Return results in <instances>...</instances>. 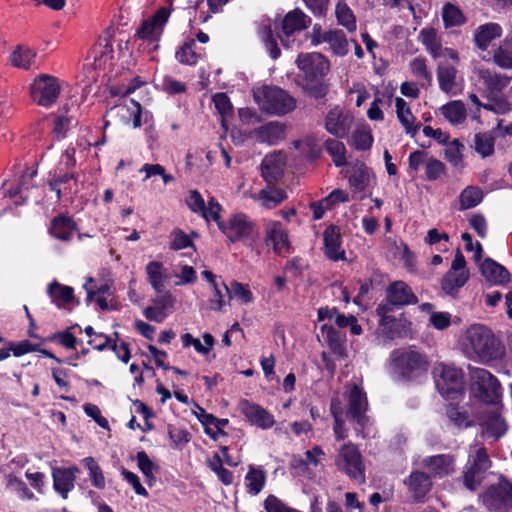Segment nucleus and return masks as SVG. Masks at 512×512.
<instances>
[{
    "label": "nucleus",
    "mask_w": 512,
    "mask_h": 512,
    "mask_svg": "<svg viewBox=\"0 0 512 512\" xmlns=\"http://www.w3.org/2000/svg\"><path fill=\"white\" fill-rule=\"evenodd\" d=\"M299 74L297 85L303 93L314 99H321L328 93V85L323 79L330 71L329 60L318 52L301 53L296 59Z\"/></svg>",
    "instance_id": "nucleus-1"
},
{
    "label": "nucleus",
    "mask_w": 512,
    "mask_h": 512,
    "mask_svg": "<svg viewBox=\"0 0 512 512\" xmlns=\"http://www.w3.org/2000/svg\"><path fill=\"white\" fill-rule=\"evenodd\" d=\"M461 346L470 359L488 363L504 355V346L493 332L482 324H473L464 332Z\"/></svg>",
    "instance_id": "nucleus-2"
},
{
    "label": "nucleus",
    "mask_w": 512,
    "mask_h": 512,
    "mask_svg": "<svg viewBox=\"0 0 512 512\" xmlns=\"http://www.w3.org/2000/svg\"><path fill=\"white\" fill-rule=\"evenodd\" d=\"M418 298L412 292L411 288L403 281H395L386 289L385 299L378 305L376 312L380 317L379 324L385 329H391L395 322L393 312L406 305L416 304ZM389 338H393L394 334L391 330L386 332Z\"/></svg>",
    "instance_id": "nucleus-3"
},
{
    "label": "nucleus",
    "mask_w": 512,
    "mask_h": 512,
    "mask_svg": "<svg viewBox=\"0 0 512 512\" xmlns=\"http://www.w3.org/2000/svg\"><path fill=\"white\" fill-rule=\"evenodd\" d=\"M393 373L403 381H412L427 373L429 361L420 351L409 347L391 353Z\"/></svg>",
    "instance_id": "nucleus-4"
},
{
    "label": "nucleus",
    "mask_w": 512,
    "mask_h": 512,
    "mask_svg": "<svg viewBox=\"0 0 512 512\" xmlns=\"http://www.w3.org/2000/svg\"><path fill=\"white\" fill-rule=\"evenodd\" d=\"M254 99L263 111L277 116L292 112L297 104L292 95L276 86H265L255 91Z\"/></svg>",
    "instance_id": "nucleus-5"
},
{
    "label": "nucleus",
    "mask_w": 512,
    "mask_h": 512,
    "mask_svg": "<svg viewBox=\"0 0 512 512\" xmlns=\"http://www.w3.org/2000/svg\"><path fill=\"white\" fill-rule=\"evenodd\" d=\"M334 462L338 470L346 474L350 479L361 484L365 482L363 457L357 446L352 442H347L340 446Z\"/></svg>",
    "instance_id": "nucleus-6"
},
{
    "label": "nucleus",
    "mask_w": 512,
    "mask_h": 512,
    "mask_svg": "<svg viewBox=\"0 0 512 512\" xmlns=\"http://www.w3.org/2000/svg\"><path fill=\"white\" fill-rule=\"evenodd\" d=\"M472 379L475 395L483 402L499 405L501 398V386L495 376L482 368L472 371Z\"/></svg>",
    "instance_id": "nucleus-7"
},
{
    "label": "nucleus",
    "mask_w": 512,
    "mask_h": 512,
    "mask_svg": "<svg viewBox=\"0 0 512 512\" xmlns=\"http://www.w3.org/2000/svg\"><path fill=\"white\" fill-rule=\"evenodd\" d=\"M215 222L231 243L244 242L250 239L254 233V223L243 213L230 216L226 222L221 221V218Z\"/></svg>",
    "instance_id": "nucleus-8"
},
{
    "label": "nucleus",
    "mask_w": 512,
    "mask_h": 512,
    "mask_svg": "<svg viewBox=\"0 0 512 512\" xmlns=\"http://www.w3.org/2000/svg\"><path fill=\"white\" fill-rule=\"evenodd\" d=\"M30 93L35 103L49 107L58 99L60 85L57 78L48 74H41L31 84Z\"/></svg>",
    "instance_id": "nucleus-9"
},
{
    "label": "nucleus",
    "mask_w": 512,
    "mask_h": 512,
    "mask_svg": "<svg viewBox=\"0 0 512 512\" xmlns=\"http://www.w3.org/2000/svg\"><path fill=\"white\" fill-rule=\"evenodd\" d=\"M352 113L342 106H334L328 110L324 117L325 130L335 138H346L353 126Z\"/></svg>",
    "instance_id": "nucleus-10"
},
{
    "label": "nucleus",
    "mask_w": 512,
    "mask_h": 512,
    "mask_svg": "<svg viewBox=\"0 0 512 512\" xmlns=\"http://www.w3.org/2000/svg\"><path fill=\"white\" fill-rule=\"evenodd\" d=\"M436 387L447 398L461 391L463 385V373L461 369L453 365L440 363L435 367Z\"/></svg>",
    "instance_id": "nucleus-11"
},
{
    "label": "nucleus",
    "mask_w": 512,
    "mask_h": 512,
    "mask_svg": "<svg viewBox=\"0 0 512 512\" xmlns=\"http://www.w3.org/2000/svg\"><path fill=\"white\" fill-rule=\"evenodd\" d=\"M481 500L490 511H506L512 504V484L504 479L491 484L481 495Z\"/></svg>",
    "instance_id": "nucleus-12"
},
{
    "label": "nucleus",
    "mask_w": 512,
    "mask_h": 512,
    "mask_svg": "<svg viewBox=\"0 0 512 512\" xmlns=\"http://www.w3.org/2000/svg\"><path fill=\"white\" fill-rule=\"evenodd\" d=\"M491 461L483 447L477 448L474 455L470 456L467 470L464 473V484L471 490H476L485 479Z\"/></svg>",
    "instance_id": "nucleus-13"
},
{
    "label": "nucleus",
    "mask_w": 512,
    "mask_h": 512,
    "mask_svg": "<svg viewBox=\"0 0 512 512\" xmlns=\"http://www.w3.org/2000/svg\"><path fill=\"white\" fill-rule=\"evenodd\" d=\"M264 241L267 246H272L278 255L289 253L290 243L288 233L279 221H267L264 226Z\"/></svg>",
    "instance_id": "nucleus-14"
},
{
    "label": "nucleus",
    "mask_w": 512,
    "mask_h": 512,
    "mask_svg": "<svg viewBox=\"0 0 512 512\" xmlns=\"http://www.w3.org/2000/svg\"><path fill=\"white\" fill-rule=\"evenodd\" d=\"M238 409L247 421L261 429H269L275 424L274 416L258 404L242 399Z\"/></svg>",
    "instance_id": "nucleus-15"
},
{
    "label": "nucleus",
    "mask_w": 512,
    "mask_h": 512,
    "mask_svg": "<svg viewBox=\"0 0 512 512\" xmlns=\"http://www.w3.org/2000/svg\"><path fill=\"white\" fill-rule=\"evenodd\" d=\"M367 407L368 401L366 393L358 386H353L348 396V418L356 421L360 426L364 427L367 423V417L365 416Z\"/></svg>",
    "instance_id": "nucleus-16"
},
{
    "label": "nucleus",
    "mask_w": 512,
    "mask_h": 512,
    "mask_svg": "<svg viewBox=\"0 0 512 512\" xmlns=\"http://www.w3.org/2000/svg\"><path fill=\"white\" fill-rule=\"evenodd\" d=\"M187 204L193 212L200 213L207 221H218L220 219L222 206L213 197L208 200V205L205 206L201 194L194 190L190 192Z\"/></svg>",
    "instance_id": "nucleus-17"
},
{
    "label": "nucleus",
    "mask_w": 512,
    "mask_h": 512,
    "mask_svg": "<svg viewBox=\"0 0 512 512\" xmlns=\"http://www.w3.org/2000/svg\"><path fill=\"white\" fill-rule=\"evenodd\" d=\"M170 9L162 7L148 20H145L137 30L141 39L155 40L162 32L163 26L169 19Z\"/></svg>",
    "instance_id": "nucleus-18"
},
{
    "label": "nucleus",
    "mask_w": 512,
    "mask_h": 512,
    "mask_svg": "<svg viewBox=\"0 0 512 512\" xmlns=\"http://www.w3.org/2000/svg\"><path fill=\"white\" fill-rule=\"evenodd\" d=\"M79 469L76 466L63 468L56 467L52 470L53 487L63 499H67L70 491L74 489L76 474Z\"/></svg>",
    "instance_id": "nucleus-19"
},
{
    "label": "nucleus",
    "mask_w": 512,
    "mask_h": 512,
    "mask_svg": "<svg viewBox=\"0 0 512 512\" xmlns=\"http://www.w3.org/2000/svg\"><path fill=\"white\" fill-rule=\"evenodd\" d=\"M404 484L417 502L422 501L432 487L430 475L418 470L412 471L404 480Z\"/></svg>",
    "instance_id": "nucleus-20"
},
{
    "label": "nucleus",
    "mask_w": 512,
    "mask_h": 512,
    "mask_svg": "<svg viewBox=\"0 0 512 512\" xmlns=\"http://www.w3.org/2000/svg\"><path fill=\"white\" fill-rule=\"evenodd\" d=\"M422 466L434 477H444L454 471V457L450 454H439L425 457Z\"/></svg>",
    "instance_id": "nucleus-21"
},
{
    "label": "nucleus",
    "mask_w": 512,
    "mask_h": 512,
    "mask_svg": "<svg viewBox=\"0 0 512 512\" xmlns=\"http://www.w3.org/2000/svg\"><path fill=\"white\" fill-rule=\"evenodd\" d=\"M311 18L301 9L295 8L288 12L281 21V31L285 37L301 32L309 27Z\"/></svg>",
    "instance_id": "nucleus-22"
},
{
    "label": "nucleus",
    "mask_w": 512,
    "mask_h": 512,
    "mask_svg": "<svg viewBox=\"0 0 512 512\" xmlns=\"http://www.w3.org/2000/svg\"><path fill=\"white\" fill-rule=\"evenodd\" d=\"M78 176L73 173L55 174L49 181V188L56 193L60 200L61 196H71L77 192Z\"/></svg>",
    "instance_id": "nucleus-23"
},
{
    "label": "nucleus",
    "mask_w": 512,
    "mask_h": 512,
    "mask_svg": "<svg viewBox=\"0 0 512 512\" xmlns=\"http://www.w3.org/2000/svg\"><path fill=\"white\" fill-rule=\"evenodd\" d=\"M495 409L485 412L483 420L484 432L488 437L498 439L507 431V424L501 414V407L495 405Z\"/></svg>",
    "instance_id": "nucleus-24"
},
{
    "label": "nucleus",
    "mask_w": 512,
    "mask_h": 512,
    "mask_svg": "<svg viewBox=\"0 0 512 512\" xmlns=\"http://www.w3.org/2000/svg\"><path fill=\"white\" fill-rule=\"evenodd\" d=\"M256 141L275 145L285 138V126L279 122H269L254 130Z\"/></svg>",
    "instance_id": "nucleus-25"
},
{
    "label": "nucleus",
    "mask_w": 512,
    "mask_h": 512,
    "mask_svg": "<svg viewBox=\"0 0 512 512\" xmlns=\"http://www.w3.org/2000/svg\"><path fill=\"white\" fill-rule=\"evenodd\" d=\"M481 273L483 277L496 285H503L510 281L509 271L496 261L487 258L481 264Z\"/></svg>",
    "instance_id": "nucleus-26"
},
{
    "label": "nucleus",
    "mask_w": 512,
    "mask_h": 512,
    "mask_svg": "<svg viewBox=\"0 0 512 512\" xmlns=\"http://www.w3.org/2000/svg\"><path fill=\"white\" fill-rule=\"evenodd\" d=\"M323 238L326 256L333 261L344 259L345 252L341 248L338 228L335 226L327 227L324 231Z\"/></svg>",
    "instance_id": "nucleus-27"
},
{
    "label": "nucleus",
    "mask_w": 512,
    "mask_h": 512,
    "mask_svg": "<svg viewBox=\"0 0 512 512\" xmlns=\"http://www.w3.org/2000/svg\"><path fill=\"white\" fill-rule=\"evenodd\" d=\"M396 114L399 122L403 126L405 132L411 136H415L420 129V124H416V118L412 114L408 103L401 97L395 99Z\"/></svg>",
    "instance_id": "nucleus-28"
},
{
    "label": "nucleus",
    "mask_w": 512,
    "mask_h": 512,
    "mask_svg": "<svg viewBox=\"0 0 512 512\" xmlns=\"http://www.w3.org/2000/svg\"><path fill=\"white\" fill-rule=\"evenodd\" d=\"M251 198L259 202L262 207L272 209L282 203L287 198V194L282 189L267 186L258 194H252Z\"/></svg>",
    "instance_id": "nucleus-29"
},
{
    "label": "nucleus",
    "mask_w": 512,
    "mask_h": 512,
    "mask_svg": "<svg viewBox=\"0 0 512 512\" xmlns=\"http://www.w3.org/2000/svg\"><path fill=\"white\" fill-rule=\"evenodd\" d=\"M457 70L449 64L440 65L438 67L437 78L440 89L452 96L459 93V88L456 83Z\"/></svg>",
    "instance_id": "nucleus-30"
},
{
    "label": "nucleus",
    "mask_w": 512,
    "mask_h": 512,
    "mask_svg": "<svg viewBox=\"0 0 512 512\" xmlns=\"http://www.w3.org/2000/svg\"><path fill=\"white\" fill-rule=\"evenodd\" d=\"M36 51L26 45H17L9 56V62L13 67L30 70L36 58Z\"/></svg>",
    "instance_id": "nucleus-31"
},
{
    "label": "nucleus",
    "mask_w": 512,
    "mask_h": 512,
    "mask_svg": "<svg viewBox=\"0 0 512 512\" xmlns=\"http://www.w3.org/2000/svg\"><path fill=\"white\" fill-rule=\"evenodd\" d=\"M48 294L52 302L58 308H65L74 300V290L70 286L62 285L57 281H53L48 287Z\"/></svg>",
    "instance_id": "nucleus-32"
},
{
    "label": "nucleus",
    "mask_w": 512,
    "mask_h": 512,
    "mask_svg": "<svg viewBox=\"0 0 512 512\" xmlns=\"http://www.w3.org/2000/svg\"><path fill=\"white\" fill-rule=\"evenodd\" d=\"M320 332L321 335L318 337H322L334 353L341 357L345 356L344 335L340 331L326 323L321 326Z\"/></svg>",
    "instance_id": "nucleus-33"
},
{
    "label": "nucleus",
    "mask_w": 512,
    "mask_h": 512,
    "mask_svg": "<svg viewBox=\"0 0 512 512\" xmlns=\"http://www.w3.org/2000/svg\"><path fill=\"white\" fill-rule=\"evenodd\" d=\"M501 33L502 29L498 24L488 23L476 30L474 40L479 49L486 50L494 39L501 36Z\"/></svg>",
    "instance_id": "nucleus-34"
},
{
    "label": "nucleus",
    "mask_w": 512,
    "mask_h": 512,
    "mask_svg": "<svg viewBox=\"0 0 512 512\" xmlns=\"http://www.w3.org/2000/svg\"><path fill=\"white\" fill-rule=\"evenodd\" d=\"M324 42L329 45V49L337 56H345L348 51V40L342 30H329L324 32Z\"/></svg>",
    "instance_id": "nucleus-35"
},
{
    "label": "nucleus",
    "mask_w": 512,
    "mask_h": 512,
    "mask_svg": "<svg viewBox=\"0 0 512 512\" xmlns=\"http://www.w3.org/2000/svg\"><path fill=\"white\" fill-rule=\"evenodd\" d=\"M75 224L69 217L60 215L52 220L51 227L49 229L52 236L55 238L68 241L73 235Z\"/></svg>",
    "instance_id": "nucleus-36"
},
{
    "label": "nucleus",
    "mask_w": 512,
    "mask_h": 512,
    "mask_svg": "<svg viewBox=\"0 0 512 512\" xmlns=\"http://www.w3.org/2000/svg\"><path fill=\"white\" fill-rule=\"evenodd\" d=\"M480 79L490 92L498 93L509 85L512 78L507 75L485 69L480 71Z\"/></svg>",
    "instance_id": "nucleus-37"
},
{
    "label": "nucleus",
    "mask_w": 512,
    "mask_h": 512,
    "mask_svg": "<svg viewBox=\"0 0 512 512\" xmlns=\"http://www.w3.org/2000/svg\"><path fill=\"white\" fill-rule=\"evenodd\" d=\"M371 173L364 163L358 162L349 176V183L356 192H363L369 186Z\"/></svg>",
    "instance_id": "nucleus-38"
},
{
    "label": "nucleus",
    "mask_w": 512,
    "mask_h": 512,
    "mask_svg": "<svg viewBox=\"0 0 512 512\" xmlns=\"http://www.w3.org/2000/svg\"><path fill=\"white\" fill-rule=\"evenodd\" d=\"M469 278L468 272L455 271L450 269L443 277L441 286L447 294L456 293L462 286L465 285Z\"/></svg>",
    "instance_id": "nucleus-39"
},
{
    "label": "nucleus",
    "mask_w": 512,
    "mask_h": 512,
    "mask_svg": "<svg viewBox=\"0 0 512 512\" xmlns=\"http://www.w3.org/2000/svg\"><path fill=\"white\" fill-rule=\"evenodd\" d=\"M484 197V193L481 188L477 186H467L464 188L459 197V210L464 211L471 209L479 205Z\"/></svg>",
    "instance_id": "nucleus-40"
},
{
    "label": "nucleus",
    "mask_w": 512,
    "mask_h": 512,
    "mask_svg": "<svg viewBox=\"0 0 512 512\" xmlns=\"http://www.w3.org/2000/svg\"><path fill=\"white\" fill-rule=\"evenodd\" d=\"M493 61L502 69H512V38H505L494 50Z\"/></svg>",
    "instance_id": "nucleus-41"
},
{
    "label": "nucleus",
    "mask_w": 512,
    "mask_h": 512,
    "mask_svg": "<svg viewBox=\"0 0 512 512\" xmlns=\"http://www.w3.org/2000/svg\"><path fill=\"white\" fill-rule=\"evenodd\" d=\"M441 110L444 117L453 125L463 123L467 116L466 107L460 100L445 104Z\"/></svg>",
    "instance_id": "nucleus-42"
},
{
    "label": "nucleus",
    "mask_w": 512,
    "mask_h": 512,
    "mask_svg": "<svg viewBox=\"0 0 512 512\" xmlns=\"http://www.w3.org/2000/svg\"><path fill=\"white\" fill-rule=\"evenodd\" d=\"M327 153L331 156L333 163L337 167H343L347 164L346 148L343 142L338 138H328L324 142Z\"/></svg>",
    "instance_id": "nucleus-43"
},
{
    "label": "nucleus",
    "mask_w": 512,
    "mask_h": 512,
    "mask_svg": "<svg viewBox=\"0 0 512 512\" xmlns=\"http://www.w3.org/2000/svg\"><path fill=\"white\" fill-rule=\"evenodd\" d=\"M266 482V473L260 467H250L245 476V484L248 491L254 495L261 492Z\"/></svg>",
    "instance_id": "nucleus-44"
},
{
    "label": "nucleus",
    "mask_w": 512,
    "mask_h": 512,
    "mask_svg": "<svg viewBox=\"0 0 512 512\" xmlns=\"http://www.w3.org/2000/svg\"><path fill=\"white\" fill-rule=\"evenodd\" d=\"M419 39L434 58L441 56L442 46L435 29H422L419 34Z\"/></svg>",
    "instance_id": "nucleus-45"
},
{
    "label": "nucleus",
    "mask_w": 512,
    "mask_h": 512,
    "mask_svg": "<svg viewBox=\"0 0 512 512\" xmlns=\"http://www.w3.org/2000/svg\"><path fill=\"white\" fill-rule=\"evenodd\" d=\"M492 133L494 132H479L474 135V149L483 158L489 157L494 153L495 137Z\"/></svg>",
    "instance_id": "nucleus-46"
},
{
    "label": "nucleus",
    "mask_w": 512,
    "mask_h": 512,
    "mask_svg": "<svg viewBox=\"0 0 512 512\" xmlns=\"http://www.w3.org/2000/svg\"><path fill=\"white\" fill-rule=\"evenodd\" d=\"M146 273L148 282L156 291V293L160 294L164 292V274H163V265L160 262L152 261L148 263L146 266Z\"/></svg>",
    "instance_id": "nucleus-47"
},
{
    "label": "nucleus",
    "mask_w": 512,
    "mask_h": 512,
    "mask_svg": "<svg viewBox=\"0 0 512 512\" xmlns=\"http://www.w3.org/2000/svg\"><path fill=\"white\" fill-rule=\"evenodd\" d=\"M262 177L269 183L276 181L282 174V166L276 156H266L261 164Z\"/></svg>",
    "instance_id": "nucleus-48"
},
{
    "label": "nucleus",
    "mask_w": 512,
    "mask_h": 512,
    "mask_svg": "<svg viewBox=\"0 0 512 512\" xmlns=\"http://www.w3.org/2000/svg\"><path fill=\"white\" fill-rule=\"evenodd\" d=\"M201 56V52L196 50V42L190 39L185 42L176 52L177 60L182 64L194 65Z\"/></svg>",
    "instance_id": "nucleus-49"
},
{
    "label": "nucleus",
    "mask_w": 512,
    "mask_h": 512,
    "mask_svg": "<svg viewBox=\"0 0 512 512\" xmlns=\"http://www.w3.org/2000/svg\"><path fill=\"white\" fill-rule=\"evenodd\" d=\"M335 14L339 25L345 27L349 32L356 30V17L344 1L337 3Z\"/></svg>",
    "instance_id": "nucleus-50"
},
{
    "label": "nucleus",
    "mask_w": 512,
    "mask_h": 512,
    "mask_svg": "<svg viewBox=\"0 0 512 512\" xmlns=\"http://www.w3.org/2000/svg\"><path fill=\"white\" fill-rule=\"evenodd\" d=\"M326 319L334 322L339 328H346L354 320V316H345L336 308H320L318 310V320L324 321Z\"/></svg>",
    "instance_id": "nucleus-51"
},
{
    "label": "nucleus",
    "mask_w": 512,
    "mask_h": 512,
    "mask_svg": "<svg viewBox=\"0 0 512 512\" xmlns=\"http://www.w3.org/2000/svg\"><path fill=\"white\" fill-rule=\"evenodd\" d=\"M138 467L146 478V482L151 486L155 482L154 472L159 470V467L149 458L145 451H140L136 456Z\"/></svg>",
    "instance_id": "nucleus-52"
},
{
    "label": "nucleus",
    "mask_w": 512,
    "mask_h": 512,
    "mask_svg": "<svg viewBox=\"0 0 512 512\" xmlns=\"http://www.w3.org/2000/svg\"><path fill=\"white\" fill-rule=\"evenodd\" d=\"M222 286L228 294L229 299L235 297L245 304L253 301L252 292L247 285L233 281L229 287L225 283H222Z\"/></svg>",
    "instance_id": "nucleus-53"
},
{
    "label": "nucleus",
    "mask_w": 512,
    "mask_h": 512,
    "mask_svg": "<svg viewBox=\"0 0 512 512\" xmlns=\"http://www.w3.org/2000/svg\"><path fill=\"white\" fill-rule=\"evenodd\" d=\"M464 145L458 140L454 139L449 142L445 148V159L450 162L454 167H462Z\"/></svg>",
    "instance_id": "nucleus-54"
},
{
    "label": "nucleus",
    "mask_w": 512,
    "mask_h": 512,
    "mask_svg": "<svg viewBox=\"0 0 512 512\" xmlns=\"http://www.w3.org/2000/svg\"><path fill=\"white\" fill-rule=\"evenodd\" d=\"M82 463L89 471L92 484L98 489H103L105 487V478L95 459L93 457H86L82 460Z\"/></svg>",
    "instance_id": "nucleus-55"
},
{
    "label": "nucleus",
    "mask_w": 512,
    "mask_h": 512,
    "mask_svg": "<svg viewBox=\"0 0 512 512\" xmlns=\"http://www.w3.org/2000/svg\"><path fill=\"white\" fill-rule=\"evenodd\" d=\"M6 480V487L15 492L21 499L31 500L34 498V494L28 489L25 482L15 475L8 474Z\"/></svg>",
    "instance_id": "nucleus-56"
},
{
    "label": "nucleus",
    "mask_w": 512,
    "mask_h": 512,
    "mask_svg": "<svg viewBox=\"0 0 512 512\" xmlns=\"http://www.w3.org/2000/svg\"><path fill=\"white\" fill-rule=\"evenodd\" d=\"M258 34L262 41L265 43L270 56L273 59H277L280 56V49L277 46L276 40L273 38L271 26L268 24H263L259 27Z\"/></svg>",
    "instance_id": "nucleus-57"
},
{
    "label": "nucleus",
    "mask_w": 512,
    "mask_h": 512,
    "mask_svg": "<svg viewBox=\"0 0 512 512\" xmlns=\"http://www.w3.org/2000/svg\"><path fill=\"white\" fill-rule=\"evenodd\" d=\"M442 18L446 27L459 26L465 22L461 10L450 3L443 7Z\"/></svg>",
    "instance_id": "nucleus-58"
},
{
    "label": "nucleus",
    "mask_w": 512,
    "mask_h": 512,
    "mask_svg": "<svg viewBox=\"0 0 512 512\" xmlns=\"http://www.w3.org/2000/svg\"><path fill=\"white\" fill-rule=\"evenodd\" d=\"M373 142L372 135L369 131L357 129L351 136L350 145L357 150H368Z\"/></svg>",
    "instance_id": "nucleus-59"
},
{
    "label": "nucleus",
    "mask_w": 512,
    "mask_h": 512,
    "mask_svg": "<svg viewBox=\"0 0 512 512\" xmlns=\"http://www.w3.org/2000/svg\"><path fill=\"white\" fill-rule=\"evenodd\" d=\"M446 415L458 427H468L471 425L467 412L461 410L456 405L449 404L446 408Z\"/></svg>",
    "instance_id": "nucleus-60"
},
{
    "label": "nucleus",
    "mask_w": 512,
    "mask_h": 512,
    "mask_svg": "<svg viewBox=\"0 0 512 512\" xmlns=\"http://www.w3.org/2000/svg\"><path fill=\"white\" fill-rule=\"evenodd\" d=\"M446 174V167L440 160L430 157L425 166V176L429 181H436Z\"/></svg>",
    "instance_id": "nucleus-61"
},
{
    "label": "nucleus",
    "mask_w": 512,
    "mask_h": 512,
    "mask_svg": "<svg viewBox=\"0 0 512 512\" xmlns=\"http://www.w3.org/2000/svg\"><path fill=\"white\" fill-rule=\"evenodd\" d=\"M84 332L88 337L91 339L89 340V344L93 345V347L99 351L105 350L107 347L110 346L111 339L109 336L103 334V333H96L91 326H87L84 329Z\"/></svg>",
    "instance_id": "nucleus-62"
},
{
    "label": "nucleus",
    "mask_w": 512,
    "mask_h": 512,
    "mask_svg": "<svg viewBox=\"0 0 512 512\" xmlns=\"http://www.w3.org/2000/svg\"><path fill=\"white\" fill-rule=\"evenodd\" d=\"M168 434L175 449L181 448L190 440V434L188 431L174 427L172 425L168 427Z\"/></svg>",
    "instance_id": "nucleus-63"
},
{
    "label": "nucleus",
    "mask_w": 512,
    "mask_h": 512,
    "mask_svg": "<svg viewBox=\"0 0 512 512\" xmlns=\"http://www.w3.org/2000/svg\"><path fill=\"white\" fill-rule=\"evenodd\" d=\"M6 350H10V353L12 352L15 357H20L29 352L38 351V345L33 344L28 340H23L16 343L10 342Z\"/></svg>",
    "instance_id": "nucleus-64"
}]
</instances>
